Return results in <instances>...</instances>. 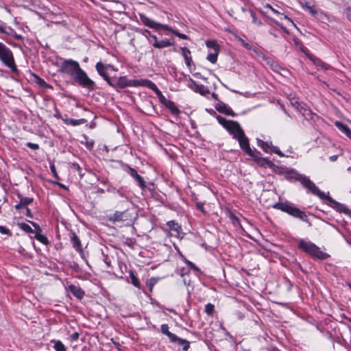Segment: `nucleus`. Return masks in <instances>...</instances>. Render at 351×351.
<instances>
[{
  "label": "nucleus",
  "mask_w": 351,
  "mask_h": 351,
  "mask_svg": "<svg viewBox=\"0 0 351 351\" xmlns=\"http://www.w3.org/2000/svg\"><path fill=\"white\" fill-rule=\"evenodd\" d=\"M156 95H157L158 98L159 99L160 97H161L163 95L162 93V92L160 90H159V92H158L157 93H156Z\"/></svg>",
  "instance_id": "nucleus-64"
},
{
  "label": "nucleus",
  "mask_w": 351,
  "mask_h": 351,
  "mask_svg": "<svg viewBox=\"0 0 351 351\" xmlns=\"http://www.w3.org/2000/svg\"><path fill=\"white\" fill-rule=\"evenodd\" d=\"M215 107V109L221 113H223L226 115H230L232 117L236 116V114L233 112V110L230 107H228L225 103L221 101H218Z\"/></svg>",
  "instance_id": "nucleus-13"
},
{
  "label": "nucleus",
  "mask_w": 351,
  "mask_h": 351,
  "mask_svg": "<svg viewBox=\"0 0 351 351\" xmlns=\"http://www.w3.org/2000/svg\"><path fill=\"white\" fill-rule=\"evenodd\" d=\"M95 68L99 75L101 76L109 84L112 77H110L107 74V66L104 64L102 62H99L96 64Z\"/></svg>",
  "instance_id": "nucleus-12"
},
{
  "label": "nucleus",
  "mask_w": 351,
  "mask_h": 351,
  "mask_svg": "<svg viewBox=\"0 0 351 351\" xmlns=\"http://www.w3.org/2000/svg\"><path fill=\"white\" fill-rule=\"evenodd\" d=\"M0 232L3 234L9 235L10 234V231L9 229L5 228V226H0Z\"/></svg>",
  "instance_id": "nucleus-52"
},
{
  "label": "nucleus",
  "mask_w": 351,
  "mask_h": 351,
  "mask_svg": "<svg viewBox=\"0 0 351 351\" xmlns=\"http://www.w3.org/2000/svg\"><path fill=\"white\" fill-rule=\"evenodd\" d=\"M274 208L287 213L303 221L308 222L307 215L304 211L295 207L292 204L287 202H278L274 205Z\"/></svg>",
  "instance_id": "nucleus-3"
},
{
  "label": "nucleus",
  "mask_w": 351,
  "mask_h": 351,
  "mask_svg": "<svg viewBox=\"0 0 351 351\" xmlns=\"http://www.w3.org/2000/svg\"><path fill=\"white\" fill-rule=\"evenodd\" d=\"M140 86H145L152 90L155 93L159 92V89L157 86L151 80L147 79L140 80Z\"/></svg>",
  "instance_id": "nucleus-19"
},
{
  "label": "nucleus",
  "mask_w": 351,
  "mask_h": 351,
  "mask_svg": "<svg viewBox=\"0 0 351 351\" xmlns=\"http://www.w3.org/2000/svg\"><path fill=\"white\" fill-rule=\"evenodd\" d=\"M139 17H140L141 21L145 25H146L150 28L158 29V28H159V25H160V23H157L156 21L150 19L144 14H139Z\"/></svg>",
  "instance_id": "nucleus-16"
},
{
  "label": "nucleus",
  "mask_w": 351,
  "mask_h": 351,
  "mask_svg": "<svg viewBox=\"0 0 351 351\" xmlns=\"http://www.w3.org/2000/svg\"><path fill=\"white\" fill-rule=\"evenodd\" d=\"M256 163L263 167H272L274 166V164L271 161H270L267 158H263V157H262V158H260L259 160H258V162Z\"/></svg>",
  "instance_id": "nucleus-32"
},
{
  "label": "nucleus",
  "mask_w": 351,
  "mask_h": 351,
  "mask_svg": "<svg viewBox=\"0 0 351 351\" xmlns=\"http://www.w3.org/2000/svg\"><path fill=\"white\" fill-rule=\"evenodd\" d=\"M17 197L19 199V203L16 204L14 208L16 210H19L21 208H27V206L30 204H32L34 201V199L32 197H23L21 193L17 194Z\"/></svg>",
  "instance_id": "nucleus-14"
},
{
  "label": "nucleus",
  "mask_w": 351,
  "mask_h": 351,
  "mask_svg": "<svg viewBox=\"0 0 351 351\" xmlns=\"http://www.w3.org/2000/svg\"><path fill=\"white\" fill-rule=\"evenodd\" d=\"M313 258H317L319 260H325L329 257V255L325 252H323L320 250L319 247L317 245L314 247V249L309 254Z\"/></svg>",
  "instance_id": "nucleus-18"
},
{
  "label": "nucleus",
  "mask_w": 351,
  "mask_h": 351,
  "mask_svg": "<svg viewBox=\"0 0 351 351\" xmlns=\"http://www.w3.org/2000/svg\"><path fill=\"white\" fill-rule=\"evenodd\" d=\"M68 289L78 300H82L85 295V292L78 285H70Z\"/></svg>",
  "instance_id": "nucleus-17"
},
{
  "label": "nucleus",
  "mask_w": 351,
  "mask_h": 351,
  "mask_svg": "<svg viewBox=\"0 0 351 351\" xmlns=\"http://www.w3.org/2000/svg\"><path fill=\"white\" fill-rule=\"evenodd\" d=\"M127 173L136 180L141 189H145L146 188V183L143 178L140 176L134 168L128 167Z\"/></svg>",
  "instance_id": "nucleus-10"
},
{
  "label": "nucleus",
  "mask_w": 351,
  "mask_h": 351,
  "mask_svg": "<svg viewBox=\"0 0 351 351\" xmlns=\"http://www.w3.org/2000/svg\"><path fill=\"white\" fill-rule=\"evenodd\" d=\"M108 220L111 222H123L132 220L130 210L126 209L124 211H116L108 216Z\"/></svg>",
  "instance_id": "nucleus-7"
},
{
  "label": "nucleus",
  "mask_w": 351,
  "mask_h": 351,
  "mask_svg": "<svg viewBox=\"0 0 351 351\" xmlns=\"http://www.w3.org/2000/svg\"><path fill=\"white\" fill-rule=\"evenodd\" d=\"M196 207L197 208L202 211V213H205V210H204V204L203 203H201V202H197L196 203Z\"/></svg>",
  "instance_id": "nucleus-57"
},
{
  "label": "nucleus",
  "mask_w": 351,
  "mask_h": 351,
  "mask_svg": "<svg viewBox=\"0 0 351 351\" xmlns=\"http://www.w3.org/2000/svg\"><path fill=\"white\" fill-rule=\"evenodd\" d=\"M34 237L44 245H47L49 244L48 239L45 235L42 234L41 232H36Z\"/></svg>",
  "instance_id": "nucleus-31"
},
{
  "label": "nucleus",
  "mask_w": 351,
  "mask_h": 351,
  "mask_svg": "<svg viewBox=\"0 0 351 351\" xmlns=\"http://www.w3.org/2000/svg\"><path fill=\"white\" fill-rule=\"evenodd\" d=\"M206 45L208 48L213 49L215 52L219 51L220 47L215 40H207L206 41Z\"/></svg>",
  "instance_id": "nucleus-33"
},
{
  "label": "nucleus",
  "mask_w": 351,
  "mask_h": 351,
  "mask_svg": "<svg viewBox=\"0 0 351 351\" xmlns=\"http://www.w3.org/2000/svg\"><path fill=\"white\" fill-rule=\"evenodd\" d=\"M172 45H173V43L171 42L168 39H164L162 40H159L158 42H156V43H153V46L155 48H158V49L165 48V47H167L172 46Z\"/></svg>",
  "instance_id": "nucleus-24"
},
{
  "label": "nucleus",
  "mask_w": 351,
  "mask_h": 351,
  "mask_svg": "<svg viewBox=\"0 0 351 351\" xmlns=\"http://www.w3.org/2000/svg\"><path fill=\"white\" fill-rule=\"evenodd\" d=\"M112 191L117 193L121 197H125L124 194L121 192V191L120 189H117L114 188Z\"/></svg>",
  "instance_id": "nucleus-60"
},
{
  "label": "nucleus",
  "mask_w": 351,
  "mask_h": 351,
  "mask_svg": "<svg viewBox=\"0 0 351 351\" xmlns=\"http://www.w3.org/2000/svg\"><path fill=\"white\" fill-rule=\"evenodd\" d=\"M140 86H145L152 90L155 93L159 92V89L157 86L151 80L147 79L140 80Z\"/></svg>",
  "instance_id": "nucleus-20"
},
{
  "label": "nucleus",
  "mask_w": 351,
  "mask_h": 351,
  "mask_svg": "<svg viewBox=\"0 0 351 351\" xmlns=\"http://www.w3.org/2000/svg\"><path fill=\"white\" fill-rule=\"evenodd\" d=\"M35 76V78H36V82L40 85V86L42 87H46L47 86V83L46 82L42 79L41 77H40L38 75H34Z\"/></svg>",
  "instance_id": "nucleus-44"
},
{
  "label": "nucleus",
  "mask_w": 351,
  "mask_h": 351,
  "mask_svg": "<svg viewBox=\"0 0 351 351\" xmlns=\"http://www.w3.org/2000/svg\"><path fill=\"white\" fill-rule=\"evenodd\" d=\"M152 38H153L154 43H156V42L159 41L155 35H152Z\"/></svg>",
  "instance_id": "nucleus-62"
},
{
  "label": "nucleus",
  "mask_w": 351,
  "mask_h": 351,
  "mask_svg": "<svg viewBox=\"0 0 351 351\" xmlns=\"http://www.w3.org/2000/svg\"><path fill=\"white\" fill-rule=\"evenodd\" d=\"M172 34H173L174 35H176V36H178V38H180L181 39H188L189 38V37L186 34L180 33L177 30H172Z\"/></svg>",
  "instance_id": "nucleus-49"
},
{
  "label": "nucleus",
  "mask_w": 351,
  "mask_h": 351,
  "mask_svg": "<svg viewBox=\"0 0 351 351\" xmlns=\"http://www.w3.org/2000/svg\"><path fill=\"white\" fill-rule=\"evenodd\" d=\"M271 152L278 154L279 156H284V154L282 153V152L279 149L278 147L271 146Z\"/></svg>",
  "instance_id": "nucleus-50"
},
{
  "label": "nucleus",
  "mask_w": 351,
  "mask_h": 351,
  "mask_svg": "<svg viewBox=\"0 0 351 351\" xmlns=\"http://www.w3.org/2000/svg\"><path fill=\"white\" fill-rule=\"evenodd\" d=\"M59 68V72L72 77L74 82L79 86L87 88L88 91L94 90L95 83L80 67L78 62L71 59H62Z\"/></svg>",
  "instance_id": "nucleus-2"
},
{
  "label": "nucleus",
  "mask_w": 351,
  "mask_h": 351,
  "mask_svg": "<svg viewBox=\"0 0 351 351\" xmlns=\"http://www.w3.org/2000/svg\"><path fill=\"white\" fill-rule=\"evenodd\" d=\"M166 225L170 230L176 231L177 233H179L182 230L181 226L174 220L167 221Z\"/></svg>",
  "instance_id": "nucleus-29"
},
{
  "label": "nucleus",
  "mask_w": 351,
  "mask_h": 351,
  "mask_svg": "<svg viewBox=\"0 0 351 351\" xmlns=\"http://www.w3.org/2000/svg\"><path fill=\"white\" fill-rule=\"evenodd\" d=\"M51 342L54 343L53 348L56 351H66V348L61 341L53 339Z\"/></svg>",
  "instance_id": "nucleus-30"
},
{
  "label": "nucleus",
  "mask_w": 351,
  "mask_h": 351,
  "mask_svg": "<svg viewBox=\"0 0 351 351\" xmlns=\"http://www.w3.org/2000/svg\"><path fill=\"white\" fill-rule=\"evenodd\" d=\"M26 145L29 148H30L32 149H34V150H37V149H39V145L36 144V143H33L28 142V143H26Z\"/></svg>",
  "instance_id": "nucleus-51"
},
{
  "label": "nucleus",
  "mask_w": 351,
  "mask_h": 351,
  "mask_svg": "<svg viewBox=\"0 0 351 351\" xmlns=\"http://www.w3.org/2000/svg\"><path fill=\"white\" fill-rule=\"evenodd\" d=\"M78 338H79V333L78 332H73L71 335V339L73 341H76V340L78 339Z\"/></svg>",
  "instance_id": "nucleus-59"
},
{
  "label": "nucleus",
  "mask_w": 351,
  "mask_h": 351,
  "mask_svg": "<svg viewBox=\"0 0 351 351\" xmlns=\"http://www.w3.org/2000/svg\"><path fill=\"white\" fill-rule=\"evenodd\" d=\"M303 8H306L313 16H315L317 14V11L315 6L310 5L308 3H305V4L303 5Z\"/></svg>",
  "instance_id": "nucleus-42"
},
{
  "label": "nucleus",
  "mask_w": 351,
  "mask_h": 351,
  "mask_svg": "<svg viewBox=\"0 0 351 351\" xmlns=\"http://www.w3.org/2000/svg\"><path fill=\"white\" fill-rule=\"evenodd\" d=\"M69 237L72 243L73 247L80 253L82 258H84V254L80 238L77 236L75 232L71 231L69 232Z\"/></svg>",
  "instance_id": "nucleus-8"
},
{
  "label": "nucleus",
  "mask_w": 351,
  "mask_h": 351,
  "mask_svg": "<svg viewBox=\"0 0 351 351\" xmlns=\"http://www.w3.org/2000/svg\"><path fill=\"white\" fill-rule=\"evenodd\" d=\"M159 27H161L165 30H167L169 32H171L172 33V30H173L171 27H169L167 25H163L160 23V25H159Z\"/></svg>",
  "instance_id": "nucleus-58"
},
{
  "label": "nucleus",
  "mask_w": 351,
  "mask_h": 351,
  "mask_svg": "<svg viewBox=\"0 0 351 351\" xmlns=\"http://www.w3.org/2000/svg\"><path fill=\"white\" fill-rule=\"evenodd\" d=\"M219 51H214V53H210L207 56L206 59L210 61L211 63H215L217 60V56Z\"/></svg>",
  "instance_id": "nucleus-40"
},
{
  "label": "nucleus",
  "mask_w": 351,
  "mask_h": 351,
  "mask_svg": "<svg viewBox=\"0 0 351 351\" xmlns=\"http://www.w3.org/2000/svg\"><path fill=\"white\" fill-rule=\"evenodd\" d=\"M246 154L253 158L254 160L257 162L260 158H262L261 154L260 152L256 149L252 150L250 148L249 141L246 143V145H243V147L241 148Z\"/></svg>",
  "instance_id": "nucleus-11"
},
{
  "label": "nucleus",
  "mask_w": 351,
  "mask_h": 351,
  "mask_svg": "<svg viewBox=\"0 0 351 351\" xmlns=\"http://www.w3.org/2000/svg\"><path fill=\"white\" fill-rule=\"evenodd\" d=\"M182 258L184 260V261L185 262V263L189 265L191 268H192L193 269L195 270V271H197L198 270V268L193 263H192L191 261L187 260L186 258H184L183 256H182Z\"/></svg>",
  "instance_id": "nucleus-48"
},
{
  "label": "nucleus",
  "mask_w": 351,
  "mask_h": 351,
  "mask_svg": "<svg viewBox=\"0 0 351 351\" xmlns=\"http://www.w3.org/2000/svg\"><path fill=\"white\" fill-rule=\"evenodd\" d=\"M173 343H176L179 346H182V350L184 351H187L190 348V342L189 341L183 339L178 337H176V339Z\"/></svg>",
  "instance_id": "nucleus-27"
},
{
  "label": "nucleus",
  "mask_w": 351,
  "mask_h": 351,
  "mask_svg": "<svg viewBox=\"0 0 351 351\" xmlns=\"http://www.w3.org/2000/svg\"><path fill=\"white\" fill-rule=\"evenodd\" d=\"M0 60L14 73L17 72L12 51L5 44L0 42Z\"/></svg>",
  "instance_id": "nucleus-5"
},
{
  "label": "nucleus",
  "mask_w": 351,
  "mask_h": 351,
  "mask_svg": "<svg viewBox=\"0 0 351 351\" xmlns=\"http://www.w3.org/2000/svg\"><path fill=\"white\" fill-rule=\"evenodd\" d=\"M239 40L241 42L242 45L247 49H251L252 46L249 43H246L243 39L239 38Z\"/></svg>",
  "instance_id": "nucleus-54"
},
{
  "label": "nucleus",
  "mask_w": 351,
  "mask_h": 351,
  "mask_svg": "<svg viewBox=\"0 0 351 351\" xmlns=\"http://www.w3.org/2000/svg\"><path fill=\"white\" fill-rule=\"evenodd\" d=\"M257 145L266 153L269 152L271 151V146H273L271 143L263 141L260 139H257Z\"/></svg>",
  "instance_id": "nucleus-25"
},
{
  "label": "nucleus",
  "mask_w": 351,
  "mask_h": 351,
  "mask_svg": "<svg viewBox=\"0 0 351 351\" xmlns=\"http://www.w3.org/2000/svg\"><path fill=\"white\" fill-rule=\"evenodd\" d=\"M123 243H124L125 245L129 246L130 247L133 248L134 246L136 243V241L134 238L127 237V238L125 239V241H123Z\"/></svg>",
  "instance_id": "nucleus-41"
},
{
  "label": "nucleus",
  "mask_w": 351,
  "mask_h": 351,
  "mask_svg": "<svg viewBox=\"0 0 351 351\" xmlns=\"http://www.w3.org/2000/svg\"><path fill=\"white\" fill-rule=\"evenodd\" d=\"M248 13L250 14V16H251V17L252 19V23L254 24H256L257 25H262L261 21L260 20H258L255 12H254L252 10H248Z\"/></svg>",
  "instance_id": "nucleus-39"
},
{
  "label": "nucleus",
  "mask_w": 351,
  "mask_h": 351,
  "mask_svg": "<svg viewBox=\"0 0 351 351\" xmlns=\"http://www.w3.org/2000/svg\"><path fill=\"white\" fill-rule=\"evenodd\" d=\"M188 86L191 90L204 96L208 95L210 93L208 88L206 86L202 84H197L196 82L192 79H190V82L189 83Z\"/></svg>",
  "instance_id": "nucleus-9"
},
{
  "label": "nucleus",
  "mask_w": 351,
  "mask_h": 351,
  "mask_svg": "<svg viewBox=\"0 0 351 351\" xmlns=\"http://www.w3.org/2000/svg\"><path fill=\"white\" fill-rule=\"evenodd\" d=\"M109 85L117 90L127 87L140 86V80H129L126 76H121L119 78L112 77Z\"/></svg>",
  "instance_id": "nucleus-6"
},
{
  "label": "nucleus",
  "mask_w": 351,
  "mask_h": 351,
  "mask_svg": "<svg viewBox=\"0 0 351 351\" xmlns=\"http://www.w3.org/2000/svg\"><path fill=\"white\" fill-rule=\"evenodd\" d=\"M215 310V306L213 304L208 303L205 306V312L208 315H213Z\"/></svg>",
  "instance_id": "nucleus-43"
},
{
  "label": "nucleus",
  "mask_w": 351,
  "mask_h": 351,
  "mask_svg": "<svg viewBox=\"0 0 351 351\" xmlns=\"http://www.w3.org/2000/svg\"><path fill=\"white\" fill-rule=\"evenodd\" d=\"M19 227L27 233H34V230L26 223H19Z\"/></svg>",
  "instance_id": "nucleus-36"
},
{
  "label": "nucleus",
  "mask_w": 351,
  "mask_h": 351,
  "mask_svg": "<svg viewBox=\"0 0 351 351\" xmlns=\"http://www.w3.org/2000/svg\"><path fill=\"white\" fill-rule=\"evenodd\" d=\"M345 14H346V16L348 19L351 21V7H348L345 10Z\"/></svg>",
  "instance_id": "nucleus-55"
},
{
  "label": "nucleus",
  "mask_w": 351,
  "mask_h": 351,
  "mask_svg": "<svg viewBox=\"0 0 351 351\" xmlns=\"http://www.w3.org/2000/svg\"><path fill=\"white\" fill-rule=\"evenodd\" d=\"M69 165H70V168L72 170L77 171V173H78L80 176H81V177L83 176L82 169V168L80 167V165L78 163H77V162H70Z\"/></svg>",
  "instance_id": "nucleus-37"
},
{
  "label": "nucleus",
  "mask_w": 351,
  "mask_h": 351,
  "mask_svg": "<svg viewBox=\"0 0 351 351\" xmlns=\"http://www.w3.org/2000/svg\"><path fill=\"white\" fill-rule=\"evenodd\" d=\"M158 99H159L160 102L162 104H163L164 106H165V105L167 104V102H169V101H170V100H169V99H166V97H165L164 95H162V96L161 97H160Z\"/></svg>",
  "instance_id": "nucleus-56"
},
{
  "label": "nucleus",
  "mask_w": 351,
  "mask_h": 351,
  "mask_svg": "<svg viewBox=\"0 0 351 351\" xmlns=\"http://www.w3.org/2000/svg\"><path fill=\"white\" fill-rule=\"evenodd\" d=\"M64 122L67 125H71L73 126L79 125L84 124L87 122L85 119H66L63 120Z\"/></svg>",
  "instance_id": "nucleus-26"
},
{
  "label": "nucleus",
  "mask_w": 351,
  "mask_h": 351,
  "mask_svg": "<svg viewBox=\"0 0 351 351\" xmlns=\"http://www.w3.org/2000/svg\"><path fill=\"white\" fill-rule=\"evenodd\" d=\"M316 245L311 241H306L304 239H300L298 247L300 250H302L305 253L309 254L314 249Z\"/></svg>",
  "instance_id": "nucleus-15"
},
{
  "label": "nucleus",
  "mask_w": 351,
  "mask_h": 351,
  "mask_svg": "<svg viewBox=\"0 0 351 351\" xmlns=\"http://www.w3.org/2000/svg\"><path fill=\"white\" fill-rule=\"evenodd\" d=\"M130 278L131 279V283L136 287L140 288L141 283L138 278L135 276L133 271H130Z\"/></svg>",
  "instance_id": "nucleus-35"
},
{
  "label": "nucleus",
  "mask_w": 351,
  "mask_h": 351,
  "mask_svg": "<svg viewBox=\"0 0 351 351\" xmlns=\"http://www.w3.org/2000/svg\"><path fill=\"white\" fill-rule=\"evenodd\" d=\"M216 118L218 122L226 130L228 129V126L230 125V122L232 121V120H227L224 117L219 115H217Z\"/></svg>",
  "instance_id": "nucleus-34"
},
{
  "label": "nucleus",
  "mask_w": 351,
  "mask_h": 351,
  "mask_svg": "<svg viewBox=\"0 0 351 351\" xmlns=\"http://www.w3.org/2000/svg\"><path fill=\"white\" fill-rule=\"evenodd\" d=\"M226 130L232 136L233 138L238 141L241 148L243 145H246V143L249 141L243 130L237 121H232L230 122Z\"/></svg>",
  "instance_id": "nucleus-4"
},
{
  "label": "nucleus",
  "mask_w": 351,
  "mask_h": 351,
  "mask_svg": "<svg viewBox=\"0 0 351 351\" xmlns=\"http://www.w3.org/2000/svg\"><path fill=\"white\" fill-rule=\"evenodd\" d=\"M284 176L286 180L290 182H300V184L307 189L308 193H311L312 194L317 195L322 200H326L328 202V204L332 206L337 211L346 215L351 214V210L344 204H340L329 195H325V193L321 191L308 177L298 173L295 169H287L284 172Z\"/></svg>",
  "instance_id": "nucleus-1"
},
{
  "label": "nucleus",
  "mask_w": 351,
  "mask_h": 351,
  "mask_svg": "<svg viewBox=\"0 0 351 351\" xmlns=\"http://www.w3.org/2000/svg\"><path fill=\"white\" fill-rule=\"evenodd\" d=\"M160 331L162 334L167 335L169 337V341L172 343L175 341V339L178 337L177 335L171 332L169 330V326L167 324H164L161 325Z\"/></svg>",
  "instance_id": "nucleus-21"
},
{
  "label": "nucleus",
  "mask_w": 351,
  "mask_h": 351,
  "mask_svg": "<svg viewBox=\"0 0 351 351\" xmlns=\"http://www.w3.org/2000/svg\"><path fill=\"white\" fill-rule=\"evenodd\" d=\"M165 106L174 115H178L180 113L179 108L176 106L175 103L171 100L167 102Z\"/></svg>",
  "instance_id": "nucleus-28"
},
{
  "label": "nucleus",
  "mask_w": 351,
  "mask_h": 351,
  "mask_svg": "<svg viewBox=\"0 0 351 351\" xmlns=\"http://www.w3.org/2000/svg\"><path fill=\"white\" fill-rule=\"evenodd\" d=\"M337 156H335V155L330 157V159L331 161H335L337 160Z\"/></svg>",
  "instance_id": "nucleus-63"
},
{
  "label": "nucleus",
  "mask_w": 351,
  "mask_h": 351,
  "mask_svg": "<svg viewBox=\"0 0 351 351\" xmlns=\"http://www.w3.org/2000/svg\"><path fill=\"white\" fill-rule=\"evenodd\" d=\"M291 104L295 107L296 108H299L301 104L298 101V99L296 97H292L289 99Z\"/></svg>",
  "instance_id": "nucleus-45"
},
{
  "label": "nucleus",
  "mask_w": 351,
  "mask_h": 351,
  "mask_svg": "<svg viewBox=\"0 0 351 351\" xmlns=\"http://www.w3.org/2000/svg\"><path fill=\"white\" fill-rule=\"evenodd\" d=\"M25 210H26V215L30 218H33V215H32L31 210L28 208H26Z\"/></svg>",
  "instance_id": "nucleus-61"
},
{
  "label": "nucleus",
  "mask_w": 351,
  "mask_h": 351,
  "mask_svg": "<svg viewBox=\"0 0 351 351\" xmlns=\"http://www.w3.org/2000/svg\"><path fill=\"white\" fill-rule=\"evenodd\" d=\"M313 61L316 66H320L324 70H327L329 68V65L322 61L320 59L315 58Z\"/></svg>",
  "instance_id": "nucleus-38"
},
{
  "label": "nucleus",
  "mask_w": 351,
  "mask_h": 351,
  "mask_svg": "<svg viewBox=\"0 0 351 351\" xmlns=\"http://www.w3.org/2000/svg\"><path fill=\"white\" fill-rule=\"evenodd\" d=\"M181 50H182V56H184L186 64L188 66H190L191 62H192V58L191 56L190 50L185 47H181Z\"/></svg>",
  "instance_id": "nucleus-23"
},
{
  "label": "nucleus",
  "mask_w": 351,
  "mask_h": 351,
  "mask_svg": "<svg viewBox=\"0 0 351 351\" xmlns=\"http://www.w3.org/2000/svg\"><path fill=\"white\" fill-rule=\"evenodd\" d=\"M258 56L261 57L263 60H265L267 64H270L272 66V60L269 57L261 52L258 53Z\"/></svg>",
  "instance_id": "nucleus-46"
},
{
  "label": "nucleus",
  "mask_w": 351,
  "mask_h": 351,
  "mask_svg": "<svg viewBox=\"0 0 351 351\" xmlns=\"http://www.w3.org/2000/svg\"><path fill=\"white\" fill-rule=\"evenodd\" d=\"M28 222H29L34 228L33 234H35L36 232H42V229L38 223H36L34 221H28Z\"/></svg>",
  "instance_id": "nucleus-47"
},
{
  "label": "nucleus",
  "mask_w": 351,
  "mask_h": 351,
  "mask_svg": "<svg viewBox=\"0 0 351 351\" xmlns=\"http://www.w3.org/2000/svg\"><path fill=\"white\" fill-rule=\"evenodd\" d=\"M50 170H51V173H53V176L56 178L58 179V173L56 171V167H55L54 164H51L50 165Z\"/></svg>",
  "instance_id": "nucleus-53"
},
{
  "label": "nucleus",
  "mask_w": 351,
  "mask_h": 351,
  "mask_svg": "<svg viewBox=\"0 0 351 351\" xmlns=\"http://www.w3.org/2000/svg\"><path fill=\"white\" fill-rule=\"evenodd\" d=\"M335 125L345 134L350 139H351V129L346 125L343 124L340 121H336Z\"/></svg>",
  "instance_id": "nucleus-22"
}]
</instances>
